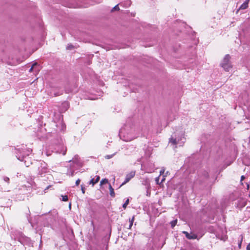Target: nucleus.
Instances as JSON below:
<instances>
[{
  "mask_svg": "<svg viewBox=\"0 0 250 250\" xmlns=\"http://www.w3.org/2000/svg\"><path fill=\"white\" fill-rule=\"evenodd\" d=\"M15 153L17 159L20 161H24L26 167H28L32 162L29 156L31 154L32 149L27 148L26 146H18L15 148Z\"/></svg>",
  "mask_w": 250,
  "mask_h": 250,
  "instance_id": "obj_1",
  "label": "nucleus"
},
{
  "mask_svg": "<svg viewBox=\"0 0 250 250\" xmlns=\"http://www.w3.org/2000/svg\"><path fill=\"white\" fill-rule=\"evenodd\" d=\"M50 149H51L52 152H54L56 153H62L63 155H65L67 150L66 146H64L63 141L61 138L57 139L54 144L49 146V149L46 152L47 156L51 155L49 152Z\"/></svg>",
  "mask_w": 250,
  "mask_h": 250,
  "instance_id": "obj_2",
  "label": "nucleus"
},
{
  "mask_svg": "<svg viewBox=\"0 0 250 250\" xmlns=\"http://www.w3.org/2000/svg\"><path fill=\"white\" fill-rule=\"evenodd\" d=\"M185 141L184 131L182 128H179L172 134L169 142L173 145H177L181 146H183Z\"/></svg>",
  "mask_w": 250,
  "mask_h": 250,
  "instance_id": "obj_3",
  "label": "nucleus"
},
{
  "mask_svg": "<svg viewBox=\"0 0 250 250\" xmlns=\"http://www.w3.org/2000/svg\"><path fill=\"white\" fill-rule=\"evenodd\" d=\"M11 237L17 240L23 245H30L31 244V239L20 231H16L12 234Z\"/></svg>",
  "mask_w": 250,
  "mask_h": 250,
  "instance_id": "obj_4",
  "label": "nucleus"
},
{
  "mask_svg": "<svg viewBox=\"0 0 250 250\" xmlns=\"http://www.w3.org/2000/svg\"><path fill=\"white\" fill-rule=\"evenodd\" d=\"M27 182L29 183V184L30 186H28L27 187L25 185H23L21 186L20 188H19L18 189H16L15 192L19 194H22L23 195L26 194L28 193H29L31 189V187L33 188H36V185L35 182L32 180V178L29 180V179H28Z\"/></svg>",
  "mask_w": 250,
  "mask_h": 250,
  "instance_id": "obj_5",
  "label": "nucleus"
},
{
  "mask_svg": "<svg viewBox=\"0 0 250 250\" xmlns=\"http://www.w3.org/2000/svg\"><path fill=\"white\" fill-rule=\"evenodd\" d=\"M57 215V212L55 209L49 211L48 213L45 215L46 222L44 223V225L47 227L51 226L55 222Z\"/></svg>",
  "mask_w": 250,
  "mask_h": 250,
  "instance_id": "obj_6",
  "label": "nucleus"
},
{
  "mask_svg": "<svg viewBox=\"0 0 250 250\" xmlns=\"http://www.w3.org/2000/svg\"><path fill=\"white\" fill-rule=\"evenodd\" d=\"M35 166L38 167V175L42 176V175L48 172L47 165L44 162H36Z\"/></svg>",
  "mask_w": 250,
  "mask_h": 250,
  "instance_id": "obj_7",
  "label": "nucleus"
},
{
  "mask_svg": "<svg viewBox=\"0 0 250 250\" xmlns=\"http://www.w3.org/2000/svg\"><path fill=\"white\" fill-rule=\"evenodd\" d=\"M121 139L125 142H129L134 139L136 137L133 136L130 133L125 132V128H122L119 131Z\"/></svg>",
  "mask_w": 250,
  "mask_h": 250,
  "instance_id": "obj_8",
  "label": "nucleus"
},
{
  "mask_svg": "<svg viewBox=\"0 0 250 250\" xmlns=\"http://www.w3.org/2000/svg\"><path fill=\"white\" fill-rule=\"evenodd\" d=\"M230 59V56H229V55H226L221 63V66L226 71H229L230 69L232 67V66L229 61Z\"/></svg>",
  "mask_w": 250,
  "mask_h": 250,
  "instance_id": "obj_9",
  "label": "nucleus"
},
{
  "mask_svg": "<svg viewBox=\"0 0 250 250\" xmlns=\"http://www.w3.org/2000/svg\"><path fill=\"white\" fill-rule=\"evenodd\" d=\"M71 161H72L74 164H75L77 167H81L83 165V162L82 160L77 155H75L72 160L70 161V162Z\"/></svg>",
  "mask_w": 250,
  "mask_h": 250,
  "instance_id": "obj_10",
  "label": "nucleus"
},
{
  "mask_svg": "<svg viewBox=\"0 0 250 250\" xmlns=\"http://www.w3.org/2000/svg\"><path fill=\"white\" fill-rule=\"evenodd\" d=\"M135 171H131L125 176L124 182L121 185L120 187L128 182L135 175Z\"/></svg>",
  "mask_w": 250,
  "mask_h": 250,
  "instance_id": "obj_11",
  "label": "nucleus"
},
{
  "mask_svg": "<svg viewBox=\"0 0 250 250\" xmlns=\"http://www.w3.org/2000/svg\"><path fill=\"white\" fill-rule=\"evenodd\" d=\"M54 123L55 124V126L57 127V131H63L65 128V125L62 123V120L59 121L58 123H55V122Z\"/></svg>",
  "mask_w": 250,
  "mask_h": 250,
  "instance_id": "obj_12",
  "label": "nucleus"
},
{
  "mask_svg": "<svg viewBox=\"0 0 250 250\" xmlns=\"http://www.w3.org/2000/svg\"><path fill=\"white\" fill-rule=\"evenodd\" d=\"M69 104L68 102H66V101L64 102L62 104V105H61V107L60 108L61 112H65L66 110H67V109L69 108Z\"/></svg>",
  "mask_w": 250,
  "mask_h": 250,
  "instance_id": "obj_13",
  "label": "nucleus"
},
{
  "mask_svg": "<svg viewBox=\"0 0 250 250\" xmlns=\"http://www.w3.org/2000/svg\"><path fill=\"white\" fill-rule=\"evenodd\" d=\"M34 69L36 72H39L40 71V66L37 62H35L32 64V67L29 69V72L33 71Z\"/></svg>",
  "mask_w": 250,
  "mask_h": 250,
  "instance_id": "obj_14",
  "label": "nucleus"
},
{
  "mask_svg": "<svg viewBox=\"0 0 250 250\" xmlns=\"http://www.w3.org/2000/svg\"><path fill=\"white\" fill-rule=\"evenodd\" d=\"M142 182V184L146 186L147 188L150 187V181L148 178H143Z\"/></svg>",
  "mask_w": 250,
  "mask_h": 250,
  "instance_id": "obj_15",
  "label": "nucleus"
},
{
  "mask_svg": "<svg viewBox=\"0 0 250 250\" xmlns=\"http://www.w3.org/2000/svg\"><path fill=\"white\" fill-rule=\"evenodd\" d=\"M249 0H246L241 5L239 9L244 10L248 8L249 4Z\"/></svg>",
  "mask_w": 250,
  "mask_h": 250,
  "instance_id": "obj_16",
  "label": "nucleus"
},
{
  "mask_svg": "<svg viewBox=\"0 0 250 250\" xmlns=\"http://www.w3.org/2000/svg\"><path fill=\"white\" fill-rule=\"evenodd\" d=\"M184 233L186 234V237L188 239H194L196 238V236L194 234H189L187 231H184Z\"/></svg>",
  "mask_w": 250,
  "mask_h": 250,
  "instance_id": "obj_17",
  "label": "nucleus"
},
{
  "mask_svg": "<svg viewBox=\"0 0 250 250\" xmlns=\"http://www.w3.org/2000/svg\"><path fill=\"white\" fill-rule=\"evenodd\" d=\"M149 165L150 166V168H148V167H147L146 169V172H147V173H151L154 171V165L151 164H149Z\"/></svg>",
  "mask_w": 250,
  "mask_h": 250,
  "instance_id": "obj_18",
  "label": "nucleus"
},
{
  "mask_svg": "<svg viewBox=\"0 0 250 250\" xmlns=\"http://www.w3.org/2000/svg\"><path fill=\"white\" fill-rule=\"evenodd\" d=\"M109 191H110V196L112 197H114L115 194L114 191V188L112 187V186L110 184H109Z\"/></svg>",
  "mask_w": 250,
  "mask_h": 250,
  "instance_id": "obj_19",
  "label": "nucleus"
},
{
  "mask_svg": "<svg viewBox=\"0 0 250 250\" xmlns=\"http://www.w3.org/2000/svg\"><path fill=\"white\" fill-rule=\"evenodd\" d=\"M131 2L130 0H127L125 3L121 2L120 4L122 6L123 5L125 7H127L131 5Z\"/></svg>",
  "mask_w": 250,
  "mask_h": 250,
  "instance_id": "obj_20",
  "label": "nucleus"
},
{
  "mask_svg": "<svg viewBox=\"0 0 250 250\" xmlns=\"http://www.w3.org/2000/svg\"><path fill=\"white\" fill-rule=\"evenodd\" d=\"M63 94V91L62 90H60L58 92H56L55 90L53 91V95L55 97H57L58 96H60Z\"/></svg>",
  "mask_w": 250,
  "mask_h": 250,
  "instance_id": "obj_21",
  "label": "nucleus"
},
{
  "mask_svg": "<svg viewBox=\"0 0 250 250\" xmlns=\"http://www.w3.org/2000/svg\"><path fill=\"white\" fill-rule=\"evenodd\" d=\"M117 153V152H115L112 154H111V155H106L104 156V158L106 159H111L112 158V157H113Z\"/></svg>",
  "mask_w": 250,
  "mask_h": 250,
  "instance_id": "obj_22",
  "label": "nucleus"
},
{
  "mask_svg": "<svg viewBox=\"0 0 250 250\" xmlns=\"http://www.w3.org/2000/svg\"><path fill=\"white\" fill-rule=\"evenodd\" d=\"M177 219L174 220L170 222V225H171V227L172 228H173L175 227V226L177 224Z\"/></svg>",
  "mask_w": 250,
  "mask_h": 250,
  "instance_id": "obj_23",
  "label": "nucleus"
},
{
  "mask_svg": "<svg viewBox=\"0 0 250 250\" xmlns=\"http://www.w3.org/2000/svg\"><path fill=\"white\" fill-rule=\"evenodd\" d=\"M202 176L203 177V179H207L208 177V172L204 171L203 173Z\"/></svg>",
  "mask_w": 250,
  "mask_h": 250,
  "instance_id": "obj_24",
  "label": "nucleus"
},
{
  "mask_svg": "<svg viewBox=\"0 0 250 250\" xmlns=\"http://www.w3.org/2000/svg\"><path fill=\"white\" fill-rule=\"evenodd\" d=\"M119 4H117L111 9V11L113 12L114 11H119Z\"/></svg>",
  "mask_w": 250,
  "mask_h": 250,
  "instance_id": "obj_25",
  "label": "nucleus"
},
{
  "mask_svg": "<svg viewBox=\"0 0 250 250\" xmlns=\"http://www.w3.org/2000/svg\"><path fill=\"white\" fill-rule=\"evenodd\" d=\"M134 220V217L133 216L131 220H129V226L128 227V229H130L131 227L132 226Z\"/></svg>",
  "mask_w": 250,
  "mask_h": 250,
  "instance_id": "obj_26",
  "label": "nucleus"
},
{
  "mask_svg": "<svg viewBox=\"0 0 250 250\" xmlns=\"http://www.w3.org/2000/svg\"><path fill=\"white\" fill-rule=\"evenodd\" d=\"M108 181L107 179H103L100 182L101 185H104L108 183Z\"/></svg>",
  "mask_w": 250,
  "mask_h": 250,
  "instance_id": "obj_27",
  "label": "nucleus"
},
{
  "mask_svg": "<svg viewBox=\"0 0 250 250\" xmlns=\"http://www.w3.org/2000/svg\"><path fill=\"white\" fill-rule=\"evenodd\" d=\"M62 201H68V196L67 195H62Z\"/></svg>",
  "mask_w": 250,
  "mask_h": 250,
  "instance_id": "obj_28",
  "label": "nucleus"
},
{
  "mask_svg": "<svg viewBox=\"0 0 250 250\" xmlns=\"http://www.w3.org/2000/svg\"><path fill=\"white\" fill-rule=\"evenodd\" d=\"M129 204V199H127L125 203L123 205V208H125L127 205Z\"/></svg>",
  "mask_w": 250,
  "mask_h": 250,
  "instance_id": "obj_29",
  "label": "nucleus"
},
{
  "mask_svg": "<svg viewBox=\"0 0 250 250\" xmlns=\"http://www.w3.org/2000/svg\"><path fill=\"white\" fill-rule=\"evenodd\" d=\"M3 180L4 181H5V182H6L7 183H9L10 179H9V178L8 177L3 176Z\"/></svg>",
  "mask_w": 250,
  "mask_h": 250,
  "instance_id": "obj_30",
  "label": "nucleus"
},
{
  "mask_svg": "<svg viewBox=\"0 0 250 250\" xmlns=\"http://www.w3.org/2000/svg\"><path fill=\"white\" fill-rule=\"evenodd\" d=\"M239 239L240 240V242L238 243V246H239V248H241V244H242V240H243V236H242V235H241L240 236Z\"/></svg>",
  "mask_w": 250,
  "mask_h": 250,
  "instance_id": "obj_31",
  "label": "nucleus"
},
{
  "mask_svg": "<svg viewBox=\"0 0 250 250\" xmlns=\"http://www.w3.org/2000/svg\"><path fill=\"white\" fill-rule=\"evenodd\" d=\"M95 179L94 178L91 179L89 182V184H92L93 186L96 183H95Z\"/></svg>",
  "mask_w": 250,
  "mask_h": 250,
  "instance_id": "obj_32",
  "label": "nucleus"
},
{
  "mask_svg": "<svg viewBox=\"0 0 250 250\" xmlns=\"http://www.w3.org/2000/svg\"><path fill=\"white\" fill-rule=\"evenodd\" d=\"M159 177L160 176L155 178V182L157 185H160L161 183H159Z\"/></svg>",
  "mask_w": 250,
  "mask_h": 250,
  "instance_id": "obj_33",
  "label": "nucleus"
},
{
  "mask_svg": "<svg viewBox=\"0 0 250 250\" xmlns=\"http://www.w3.org/2000/svg\"><path fill=\"white\" fill-rule=\"evenodd\" d=\"M73 45L72 44H68L67 46L66 47L67 49H71L73 48Z\"/></svg>",
  "mask_w": 250,
  "mask_h": 250,
  "instance_id": "obj_34",
  "label": "nucleus"
},
{
  "mask_svg": "<svg viewBox=\"0 0 250 250\" xmlns=\"http://www.w3.org/2000/svg\"><path fill=\"white\" fill-rule=\"evenodd\" d=\"M81 187L82 191L83 193L84 194L85 193V188L83 185H82L81 186Z\"/></svg>",
  "mask_w": 250,
  "mask_h": 250,
  "instance_id": "obj_35",
  "label": "nucleus"
},
{
  "mask_svg": "<svg viewBox=\"0 0 250 250\" xmlns=\"http://www.w3.org/2000/svg\"><path fill=\"white\" fill-rule=\"evenodd\" d=\"M80 182L81 180L80 179H77L75 183L76 186H78L80 184Z\"/></svg>",
  "mask_w": 250,
  "mask_h": 250,
  "instance_id": "obj_36",
  "label": "nucleus"
},
{
  "mask_svg": "<svg viewBox=\"0 0 250 250\" xmlns=\"http://www.w3.org/2000/svg\"><path fill=\"white\" fill-rule=\"evenodd\" d=\"M100 178V176H97L96 177V179H95V183H97L99 181Z\"/></svg>",
  "mask_w": 250,
  "mask_h": 250,
  "instance_id": "obj_37",
  "label": "nucleus"
},
{
  "mask_svg": "<svg viewBox=\"0 0 250 250\" xmlns=\"http://www.w3.org/2000/svg\"><path fill=\"white\" fill-rule=\"evenodd\" d=\"M246 249L247 250H250V243L247 245Z\"/></svg>",
  "mask_w": 250,
  "mask_h": 250,
  "instance_id": "obj_38",
  "label": "nucleus"
},
{
  "mask_svg": "<svg viewBox=\"0 0 250 250\" xmlns=\"http://www.w3.org/2000/svg\"><path fill=\"white\" fill-rule=\"evenodd\" d=\"M71 91L70 90H67V89H65V92L67 93H68L69 92H71Z\"/></svg>",
  "mask_w": 250,
  "mask_h": 250,
  "instance_id": "obj_39",
  "label": "nucleus"
},
{
  "mask_svg": "<svg viewBox=\"0 0 250 250\" xmlns=\"http://www.w3.org/2000/svg\"><path fill=\"white\" fill-rule=\"evenodd\" d=\"M245 176L244 175H242L241 177V181H242L244 179H245Z\"/></svg>",
  "mask_w": 250,
  "mask_h": 250,
  "instance_id": "obj_40",
  "label": "nucleus"
},
{
  "mask_svg": "<svg viewBox=\"0 0 250 250\" xmlns=\"http://www.w3.org/2000/svg\"><path fill=\"white\" fill-rule=\"evenodd\" d=\"M164 172V170H160V174H163Z\"/></svg>",
  "mask_w": 250,
  "mask_h": 250,
  "instance_id": "obj_41",
  "label": "nucleus"
},
{
  "mask_svg": "<svg viewBox=\"0 0 250 250\" xmlns=\"http://www.w3.org/2000/svg\"><path fill=\"white\" fill-rule=\"evenodd\" d=\"M165 180V178L164 177L163 178V179L161 180V183H163Z\"/></svg>",
  "mask_w": 250,
  "mask_h": 250,
  "instance_id": "obj_42",
  "label": "nucleus"
},
{
  "mask_svg": "<svg viewBox=\"0 0 250 250\" xmlns=\"http://www.w3.org/2000/svg\"><path fill=\"white\" fill-rule=\"evenodd\" d=\"M50 187H51V186H48V187H47L45 189V190H47V189H48V188H49Z\"/></svg>",
  "mask_w": 250,
  "mask_h": 250,
  "instance_id": "obj_43",
  "label": "nucleus"
},
{
  "mask_svg": "<svg viewBox=\"0 0 250 250\" xmlns=\"http://www.w3.org/2000/svg\"><path fill=\"white\" fill-rule=\"evenodd\" d=\"M74 175V172H72L71 174V176H73Z\"/></svg>",
  "mask_w": 250,
  "mask_h": 250,
  "instance_id": "obj_44",
  "label": "nucleus"
},
{
  "mask_svg": "<svg viewBox=\"0 0 250 250\" xmlns=\"http://www.w3.org/2000/svg\"><path fill=\"white\" fill-rule=\"evenodd\" d=\"M249 187H250V185H249V184H247V188H249Z\"/></svg>",
  "mask_w": 250,
  "mask_h": 250,
  "instance_id": "obj_45",
  "label": "nucleus"
},
{
  "mask_svg": "<svg viewBox=\"0 0 250 250\" xmlns=\"http://www.w3.org/2000/svg\"><path fill=\"white\" fill-rule=\"evenodd\" d=\"M148 194H150V193H148V191H147V195Z\"/></svg>",
  "mask_w": 250,
  "mask_h": 250,
  "instance_id": "obj_46",
  "label": "nucleus"
},
{
  "mask_svg": "<svg viewBox=\"0 0 250 250\" xmlns=\"http://www.w3.org/2000/svg\"><path fill=\"white\" fill-rule=\"evenodd\" d=\"M148 194H150V193H148V191H147V195Z\"/></svg>",
  "mask_w": 250,
  "mask_h": 250,
  "instance_id": "obj_47",
  "label": "nucleus"
},
{
  "mask_svg": "<svg viewBox=\"0 0 250 250\" xmlns=\"http://www.w3.org/2000/svg\"><path fill=\"white\" fill-rule=\"evenodd\" d=\"M18 175H20V174L19 173H17V176H18Z\"/></svg>",
  "mask_w": 250,
  "mask_h": 250,
  "instance_id": "obj_48",
  "label": "nucleus"
},
{
  "mask_svg": "<svg viewBox=\"0 0 250 250\" xmlns=\"http://www.w3.org/2000/svg\"><path fill=\"white\" fill-rule=\"evenodd\" d=\"M18 175H20V174L19 173H17V176H18Z\"/></svg>",
  "mask_w": 250,
  "mask_h": 250,
  "instance_id": "obj_49",
  "label": "nucleus"
}]
</instances>
